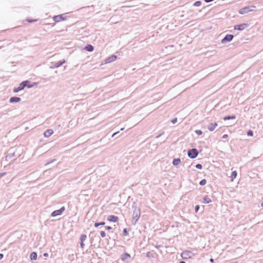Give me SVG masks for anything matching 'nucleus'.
<instances>
[{
  "mask_svg": "<svg viewBox=\"0 0 263 263\" xmlns=\"http://www.w3.org/2000/svg\"><path fill=\"white\" fill-rule=\"evenodd\" d=\"M132 209L134 210L132 223L133 224L135 225L140 218L141 212L140 208L137 206L136 202L133 203L132 205Z\"/></svg>",
  "mask_w": 263,
  "mask_h": 263,
  "instance_id": "f257e3e1",
  "label": "nucleus"
},
{
  "mask_svg": "<svg viewBox=\"0 0 263 263\" xmlns=\"http://www.w3.org/2000/svg\"><path fill=\"white\" fill-rule=\"evenodd\" d=\"M255 8L256 7L254 6L245 7L239 10V13L240 14H247L249 12L255 11Z\"/></svg>",
  "mask_w": 263,
  "mask_h": 263,
  "instance_id": "f03ea898",
  "label": "nucleus"
},
{
  "mask_svg": "<svg viewBox=\"0 0 263 263\" xmlns=\"http://www.w3.org/2000/svg\"><path fill=\"white\" fill-rule=\"evenodd\" d=\"M198 154V151L196 148L190 149L187 152V156L191 159L196 158Z\"/></svg>",
  "mask_w": 263,
  "mask_h": 263,
  "instance_id": "7ed1b4c3",
  "label": "nucleus"
},
{
  "mask_svg": "<svg viewBox=\"0 0 263 263\" xmlns=\"http://www.w3.org/2000/svg\"><path fill=\"white\" fill-rule=\"evenodd\" d=\"M67 18V16H66V14H62L58 15H55L53 17V20L57 22H60L62 21H65L66 20Z\"/></svg>",
  "mask_w": 263,
  "mask_h": 263,
  "instance_id": "20e7f679",
  "label": "nucleus"
},
{
  "mask_svg": "<svg viewBox=\"0 0 263 263\" xmlns=\"http://www.w3.org/2000/svg\"><path fill=\"white\" fill-rule=\"evenodd\" d=\"M181 256L182 258L183 259H188L192 258L194 256V255L192 252L190 251L185 250L181 253Z\"/></svg>",
  "mask_w": 263,
  "mask_h": 263,
  "instance_id": "39448f33",
  "label": "nucleus"
},
{
  "mask_svg": "<svg viewBox=\"0 0 263 263\" xmlns=\"http://www.w3.org/2000/svg\"><path fill=\"white\" fill-rule=\"evenodd\" d=\"M65 210V207L62 206L60 209L53 211L51 214V216L52 217H54L57 216L61 215Z\"/></svg>",
  "mask_w": 263,
  "mask_h": 263,
  "instance_id": "423d86ee",
  "label": "nucleus"
},
{
  "mask_svg": "<svg viewBox=\"0 0 263 263\" xmlns=\"http://www.w3.org/2000/svg\"><path fill=\"white\" fill-rule=\"evenodd\" d=\"M22 84H24L23 85L24 88L27 87L28 88H32L36 85H37V83L36 82L31 83L29 80H25L21 82Z\"/></svg>",
  "mask_w": 263,
  "mask_h": 263,
  "instance_id": "0eeeda50",
  "label": "nucleus"
},
{
  "mask_svg": "<svg viewBox=\"0 0 263 263\" xmlns=\"http://www.w3.org/2000/svg\"><path fill=\"white\" fill-rule=\"evenodd\" d=\"M234 38V35L230 34H228L222 39L221 43L226 44V43L231 42Z\"/></svg>",
  "mask_w": 263,
  "mask_h": 263,
  "instance_id": "6e6552de",
  "label": "nucleus"
},
{
  "mask_svg": "<svg viewBox=\"0 0 263 263\" xmlns=\"http://www.w3.org/2000/svg\"><path fill=\"white\" fill-rule=\"evenodd\" d=\"M249 25L248 24L243 23L239 25H236L234 26V30H238L239 31H242L244 30L245 28L248 27Z\"/></svg>",
  "mask_w": 263,
  "mask_h": 263,
  "instance_id": "1a4fd4ad",
  "label": "nucleus"
},
{
  "mask_svg": "<svg viewBox=\"0 0 263 263\" xmlns=\"http://www.w3.org/2000/svg\"><path fill=\"white\" fill-rule=\"evenodd\" d=\"M121 259L123 261L128 262L131 259V256L129 253L126 252L121 255Z\"/></svg>",
  "mask_w": 263,
  "mask_h": 263,
  "instance_id": "9d476101",
  "label": "nucleus"
},
{
  "mask_svg": "<svg viewBox=\"0 0 263 263\" xmlns=\"http://www.w3.org/2000/svg\"><path fill=\"white\" fill-rule=\"evenodd\" d=\"M66 63V61L65 60H62L58 61V62L53 63V64L50 66L51 68H58L62 66L63 64Z\"/></svg>",
  "mask_w": 263,
  "mask_h": 263,
  "instance_id": "9b49d317",
  "label": "nucleus"
},
{
  "mask_svg": "<svg viewBox=\"0 0 263 263\" xmlns=\"http://www.w3.org/2000/svg\"><path fill=\"white\" fill-rule=\"evenodd\" d=\"M117 58V56L115 55H112L108 58H107L105 60V63H109L115 61Z\"/></svg>",
  "mask_w": 263,
  "mask_h": 263,
  "instance_id": "f8f14e48",
  "label": "nucleus"
},
{
  "mask_svg": "<svg viewBox=\"0 0 263 263\" xmlns=\"http://www.w3.org/2000/svg\"><path fill=\"white\" fill-rule=\"evenodd\" d=\"M107 220L110 222H117L118 221L119 218L115 215H109L107 217Z\"/></svg>",
  "mask_w": 263,
  "mask_h": 263,
  "instance_id": "ddd939ff",
  "label": "nucleus"
},
{
  "mask_svg": "<svg viewBox=\"0 0 263 263\" xmlns=\"http://www.w3.org/2000/svg\"><path fill=\"white\" fill-rule=\"evenodd\" d=\"M87 236L86 234H82L80 237V247L83 249L85 246L84 241L86 240Z\"/></svg>",
  "mask_w": 263,
  "mask_h": 263,
  "instance_id": "4468645a",
  "label": "nucleus"
},
{
  "mask_svg": "<svg viewBox=\"0 0 263 263\" xmlns=\"http://www.w3.org/2000/svg\"><path fill=\"white\" fill-rule=\"evenodd\" d=\"M21 101V99L18 97H12L9 99V102L10 103H17Z\"/></svg>",
  "mask_w": 263,
  "mask_h": 263,
  "instance_id": "2eb2a0df",
  "label": "nucleus"
},
{
  "mask_svg": "<svg viewBox=\"0 0 263 263\" xmlns=\"http://www.w3.org/2000/svg\"><path fill=\"white\" fill-rule=\"evenodd\" d=\"M23 85H24V84H22V83H21L17 87L14 88L13 89V92L17 93V92H19L20 91L24 89V87Z\"/></svg>",
  "mask_w": 263,
  "mask_h": 263,
  "instance_id": "dca6fc26",
  "label": "nucleus"
},
{
  "mask_svg": "<svg viewBox=\"0 0 263 263\" xmlns=\"http://www.w3.org/2000/svg\"><path fill=\"white\" fill-rule=\"evenodd\" d=\"M217 125V123L216 122L211 123L209 125L208 128L210 132H212L215 129Z\"/></svg>",
  "mask_w": 263,
  "mask_h": 263,
  "instance_id": "f3484780",
  "label": "nucleus"
},
{
  "mask_svg": "<svg viewBox=\"0 0 263 263\" xmlns=\"http://www.w3.org/2000/svg\"><path fill=\"white\" fill-rule=\"evenodd\" d=\"M53 132L52 129H47L44 133L45 137H49L52 134Z\"/></svg>",
  "mask_w": 263,
  "mask_h": 263,
  "instance_id": "a211bd4d",
  "label": "nucleus"
},
{
  "mask_svg": "<svg viewBox=\"0 0 263 263\" xmlns=\"http://www.w3.org/2000/svg\"><path fill=\"white\" fill-rule=\"evenodd\" d=\"M37 255L35 252H32L30 253V258L31 260H35L37 259Z\"/></svg>",
  "mask_w": 263,
  "mask_h": 263,
  "instance_id": "6ab92c4d",
  "label": "nucleus"
},
{
  "mask_svg": "<svg viewBox=\"0 0 263 263\" xmlns=\"http://www.w3.org/2000/svg\"><path fill=\"white\" fill-rule=\"evenodd\" d=\"M84 49L87 51L91 52L93 50L94 47L92 45L88 44L85 47Z\"/></svg>",
  "mask_w": 263,
  "mask_h": 263,
  "instance_id": "aec40b11",
  "label": "nucleus"
},
{
  "mask_svg": "<svg viewBox=\"0 0 263 263\" xmlns=\"http://www.w3.org/2000/svg\"><path fill=\"white\" fill-rule=\"evenodd\" d=\"M237 171H234L231 173V175L230 176L231 180L233 181L237 177Z\"/></svg>",
  "mask_w": 263,
  "mask_h": 263,
  "instance_id": "412c9836",
  "label": "nucleus"
},
{
  "mask_svg": "<svg viewBox=\"0 0 263 263\" xmlns=\"http://www.w3.org/2000/svg\"><path fill=\"white\" fill-rule=\"evenodd\" d=\"M211 199L208 196H205V197H204L203 203L205 204H208L211 202Z\"/></svg>",
  "mask_w": 263,
  "mask_h": 263,
  "instance_id": "4be33fe9",
  "label": "nucleus"
},
{
  "mask_svg": "<svg viewBox=\"0 0 263 263\" xmlns=\"http://www.w3.org/2000/svg\"><path fill=\"white\" fill-rule=\"evenodd\" d=\"M236 119L235 115L227 116L223 118V120L224 121L229 120H231V119Z\"/></svg>",
  "mask_w": 263,
  "mask_h": 263,
  "instance_id": "5701e85b",
  "label": "nucleus"
},
{
  "mask_svg": "<svg viewBox=\"0 0 263 263\" xmlns=\"http://www.w3.org/2000/svg\"><path fill=\"white\" fill-rule=\"evenodd\" d=\"M180 161H181V160H180V158L174 159V160H173V164L174 166H176L180 163Z\"/></svg>",
  "mask_w": 263,
  "mask_h": 263,
  "instance_id": "b1692460",
  "label": "nucleus"
},
{
  "mask_svg": "<svg viewBox=\"0 0 263 263\" xmlns=\"http://www.w3.org/2000/svg\"><path fill=\"white\" fill-rule=\"evenodd\" d=\"M14 156V153H9L6 156V160L8 161Z\"/></svg>",
  "mask_w": 263,
  "mask_h": 263,
  "instance_id": "393cba45",
  "label": "nucleus"
},
{
  "mask_svg": "<svg viewBox=\"0 0 263 263\" xmlns=\"http://www.w3.org/2000/svg\"><path fill=\"white\" fill-rule=\"evenodd\" d=\"M105 224V222L104 221H101L99 222H96L94 224L95 228H98L100 226H104Z\"/></svg>",
  "mask_w": 263,
  "mask_h": 263,
  "instance_id": "a878e982",
  "label": "nucleus"
},
{
  "mask_svg": "<svg viewBox=\"0 0 263 263\" xmlns=\"http://www.w3.org/2000/svg\"><path fill=\"white\" fill-rule=\"evenodd\" d=\"M201 5V2L200 1H196L194 4L193 6L195 7L200 6Z\"/></svg>",
  "mask_w": 263,
  "mask_h": 263,
  "instance_id": "bb28decb",
  "label": "nucleus"
},
{
  "mask_svg": "<svg viewBox=\"0 0 263 263\" xmlns=\"http://www.w3.org/2000/svg\"><path fill=\"white\" fill-rule=\"evenodd\" d=\"M206 183V179H202L200 182H199V184L201 186H203V185H204Z\"/></svg>",
  "mask_w": 263,
  "mask_h": 263,
  "instance_id": "cd10ccee",
  "label": "nucleus"
},
{
  "mask_svg": "<svg viewBox=\"0 0 263 263\" xmlns=\"http://www.w3.org/2000/svg\"><path fill=\"white\" fill-rule=\"evenodd\" d=\"M26 21L28 23H33V22H35L37 21V20L36 19H31V18H27L26 19Z\"/></svg>",
  "mask_w": 263,
  "mask_h": 263,
  "instance_id": "c85d7f7f",
  "label": "nucleus"
},
{
  "mask_svg": "<svg viewBox=\"0 0 263 263\" xmlns=\"http://www.w3.org/2000/svg\"><path fill=\"white\" fill-rule=\"evenodd\" d=\"M247 135L248 136H250V137L253 136V132L252 130H251V129L249 130L247 132Z\"/></svg>",
  "mask_w": 263,
  "mask_h": 263,
  "instance_id": "c756f323",
  "label": "nucleus"
},
{
  "mask_svg": "<svg viewBox=\"0 0 263 263\" xmlns=\"http://www.w3.org/2000/svg\"><path fill=\"white\" fill-rule=\"evenodd\" d=\"M195 132L198 136H200L202 134V132L200 129H197L195 131Z\"/></svg>",
  "mask_w": 263,
  "mask_h": 263,
  "instance_id": "7c9ffc66",
  "label": "nucleus"
},
{
  "mask_svg": "<svg viewBox=\"0 0 263 263\" xmlns=\"http://www.w3.org/2000/svg\"><path fill=\"white\" fill-rule=\"evenodd\" d=\"M128 234V230H127V229L126 228L124 229L123 231V235L124 236H127Z\"/></svg>",
  "mask_w": 263,
  "mask_h": 263,
  "instance_id": "2f4dec72",
  "label": "nucleus"
},
{
  "mask_svg": "<svg viewBox=\"0 0 263 263\" xmlns=\"http://www.w3.org/2000/svg\"><path fill=\"white\" fill-rule=\"evenodd\" d=\"M146 256L149 258L153 257V255L151 252H147L146 253Z\"/></svg>",
  "mask_w": 263,
  "mask_h": 263,
  "instance_id": "473e14b6",
  "label": "nucleus"
},
{
  "mask_svg": "<svg viewBox=\"0 0 263 263\" xmlns=\"http://www.w3.org/2000/svg\"><path fill=\"white\" fill-rule=\"evenodd\" d=\"M195 167L197 169L201 170L202 168V165L201 164H197L195 165Z\"/></svg>",
  "mask_w": 263,
  "mask_h": 263,
  "instance_id": "72a5a7b5",
  "label": "nucleus"
},
{
  "mask_svg": "<svg viewBox=\"0 0 263 263\" xmlns=\"http://www.w3.org/2000/svg\"><path fill=\"white\" fill-rule=\"evenodd\" d=\"M100 235L102 238H104L106 236V233L103 231H101Z\"/></svg>",
  "mask_w": 263,
  "mask_h": 263,
  "instance_id": "f704fd0d",
  "label": "nucleus"
},
{
  "mask_svg": "<svg viewBox=\"0 0 263 263\" xmlns=\"http://www.w3.org/2000/svg\"><path fill=\"white\" fill-rule=\"evenodd\" d=\"M56 161V159H52V160H50V161H49L47 162L45 164V165H48V164H51V163H52L54 162V161Z\"/></svg>",
  "mask_w": 263,
  "mask_h": 263,
  "instance_id": "c9c22d12",
  "label": "nucleus"
},
{
  "mask_svg": "<svg viewBox=\"0 0 263 263\" xmlns=\"http://www.w3.org/2000/svg\"><path fill=\"white\" fill-rule=\"evenodd\" d=\"M199 208H200V206L199 205H196L195 207V211L196 213H197L199 210Z\"/></svg>",
  "mask_w": 263,
  "mask_h": 263,
  "instance_id": "e433bc0d",
  "label": "nucleus"
},
{
  "mask_svg": "<svg viewBox=\"0 0 263 263\" xmlns=\"http://www.w3.org/2000/svg\"><path fill=\"white\" fill-rule=\"evenodd\" d=\"M177 121V118H175L174 119H173L171 122L173 124H175Z\"/></svg>",
  "mask_w": 263,
  "mask_h": 263,
  "instance_id": "4c0bfd02",
  "label": "nucleus"
},
{
  "mask_svg": "<svg viewBox=\"0 0 263 263\" xmlns=\"http://www.w3.org/2000/svg\"><path fill=\"white\" fill-rule=\"evenodd\" d=\"M105 229L106 230H110L112 229V228L110 226H105Z\"/></svg>",
  "mask_w": 263,
  "mask_h": 263,
  "instance_id": "58836bf2",
  "label": "nucleus"
},
{
  "mask_svg": "<svg viewBox=\"0 0 263 263\" xmlns=\"http://www.w3.org/2000/svg\"><path fill=\"white\" fill-rule=\"evenodd\" d=\"M120 133L119 131H118L117 132H115V133H114L112 135V137H115V136H117L118 134H119Z\"/></svg>",
  "mask_w": 263,
  "mask_h": 263,
  "instance_id": "ea45409f",
  "label": "nucleus"
},
{
  "mask_svg": "<svg viewBox=\"0 0 263 263\" xmlns=\"http://www.w3.org/2000/svg\"><path fill=\"white\" fill-rule=\"evenodd\" d=\"M164 132H162L161 133H160V134H159L158 136H156V138H159V137H160L162 135H163L164 134Z\"/></svg>",
  "mask_w": 263,
  "mask_h": 263,
  "instance_id": "a19ab883",
  "label": "nucleus"
},
{
  "mask_svg": "<svg viewBox=\"0 0 263 263\" xmlns=\"http://www.w3.org/2000/svg\"><path fill=\"white\" fill-rule=\"evenodd\" d=\"M6 174V172H3V173H0V178L4 176Z\"/></svg>",
  "mask_w": 263,
  "mask_h": 263,
  "instance_id": "79ce46f5",
  "label": "nucleus"
},
{
  "mask_svg": "<svg viewBox=\"0 0 263 263\" xmlns=\"http://www.w3.org/2000/svg\"><path fill=\"white\" fill-rule=\"evenodd\" d=\"M228 138V135L227 134H224L222 136L223 139H227Z\"/></svg>",
  "mask_w": 263,
  "mask_h": 263,
  "instance_id": "37998d69",
  "label": "nucleus"
},
{
  "mask_svg": "<svg viewBox=\"0 0 263 263\" xmlns=\"http://www.w3.org/2000/svg\"><path fill=\"white\" fill-rule=\"evenodd\" d=\"M204 1L205 3H209L214 1V0H204Z\"/></svg>",
  "mask_w": 263,
  "mask_h": 263,
  "instance_id": "c03bdc74",
  "label": "nucleus"
},
{
  "mask_svg": "<svg viewBox=\"0 0 263 263\" xmlns=\"http://www.w3.org/2000/svg\"><path fill=\"white\" fill-rule=\"evenodd\" d=\"M43 256L45 257H48L49 254L47 253H43Z\"/></svg>",
  "mask_w": 263,
  "mask_h": 263,
  "instance_id": "a18cd8bd",
  "label": "nucleus"
},
{
  "mask_svg": "<svg viewBox=\"0 0 263 263\" xmlns=\"http://www.w3.org/2000/svg\"><path fill=\"white\" fill-rule=\"evenodd\" d=\"M4 257V254L2 253H0V260H1Z\"/></svg>",
  "mask_w": 263,
  "mask_h": 263,
  "instance_id": "49530a36",
  "label": "nucleus"
},
{
  "mask_svg": "<svg viewBox=\"0 0 263 263\" xmlns=\"http://www.w3.org/2000/svg\"><path fill=\"white\" fill-rule=\"evenodd\" d=\"M161 245H156V246H155V247H156L157 249H159L160 248H161Z\"/></svg>",
  "mask_w": 263,
  "mask_h": 263,
  "instance_id": "de8ad7c7",
  "label": "nucleus"
},
{
  "mask_svg": "<svg viewBox=\"0 0 263 263\" xmlns=\"http://www.w3.org/2000/svg\"><path fill=\"white\" fill-rule=\"evenodd\" d=\"M210 262L213 263V262H214V260L213 258H210Z\"/></svg>",
  "mask_w": 263,
  "mask_h": 263,
  "instance_id": "09e8293b",
  "label": "nucleus"
},
{
  "mask_svg": "<svg viewBox=\"0 0 263 263\" xmlns=\"http://www.w3.org/2000/svg\"><path fill=\"white\" fill-rule=\"evenodd\" d=\"M179 263H185V262L184 261H180Z\"/></svg>",
  "mask_w": 263,
  "mask_h": 263,
  "instance_id": "8fccbe9b",
  "label": "nucleus"
},
{
  "mask_svg": "<svg viewBox=\"0 0 263 263\" xmlns=\"http://www.w3.org/2000/svg\"><path fill=\"white\" fill-rule=\"evenodd\" d=\"M261 205L262 207H263V201L262 202L261 204Z\"/></svg>",
  "mask_w": 263,
  "mask_h": 263,
  "instance_id": "3c124183",
  "label": "nucleus"
},
{
  "mask_svg": "<svg viewBox=\"0 0 263 263\" xmlns=\"http://www.w3.org/2000/svg\"><path fill=\"white\" fill-rule=\"evenodd\" d=\"M124 128H121V130H123Z\"/></svg>",
  "mask_w": 263,
  "mask_h": 263,
  "instance_id": "603ef678",
  "label": "nucleus"
}]
</instances>
